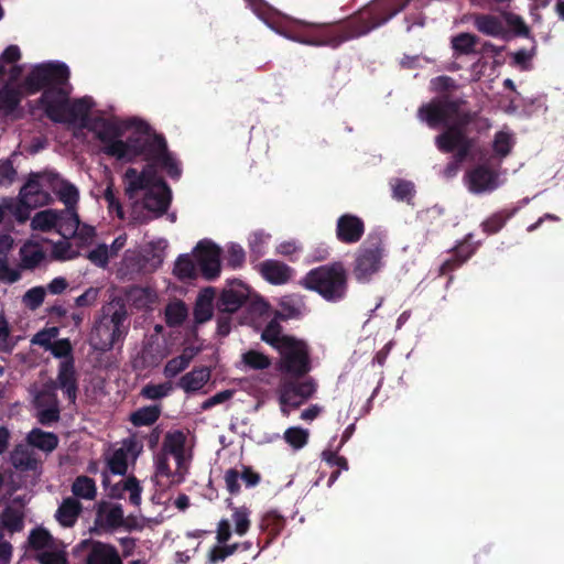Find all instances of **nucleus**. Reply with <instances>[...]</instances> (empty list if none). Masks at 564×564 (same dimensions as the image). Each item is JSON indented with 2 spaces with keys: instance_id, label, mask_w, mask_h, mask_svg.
<instances>
[{
  "instance_id": "f257e3e1",
  "label": "nucleus",
  "mask_w": 564,
  "mask_h": 564,
  "mask_svg": "<svg viewBox=\"0 0 564 564\" xmlns=\"http://www.w3.org/2000/svg\"><path fill=\"white\" fill-rule=\"evenodd\" d=\"M70 87L44 90L40 99L46 116L55 121L86 128L94 132L105 154L123 162L139 159L148 165L139 171L129 167L123 175L124 192L132 204L133 219L145 221L163 215L171 202V192L154 171L158 166L170 177L181 175L180 162L167 150L163 138L150 133L138 120L105 117L95 111L90 97L69 101Z\"/></svg>"
},
{
  "instance_id": "f03ea898",
  "label": "nucleus",
  "mask_w": 564,
  "mask_h": 564,
  "mask_svg": "<svg viewBox=\"0 0 564 564\" xmlns=\"http://www.w3.org/2000/svg\"><path fill=\"white\" fill-rule=\"evenodd\" d=\"M420 118L430 127L444 126L446 131L436 138V145L443 152L456 151L457 160L444 170L445 177H453L458 173L459 162L463 161L473 147L467 138V128L460 119V111L456 104L438 99L423 106L419 111Z\"/></svg>"
},
{
  "instance_id": "7ed1b4c3",
  "label": "nucleus",
  "mask_w": 564,
  "mask_h": 564,
  "mask_svg": "<svg viewBox=\"0 0 564 564\" xmlns=\"http://www.w3.org/2000/svg\"><path fill=\"white\" fill-rule=\"evenodd\" d=\"M126 319V306L120 300L111 301L105 305L101 317L97 321L90 334L91 346L101 351L110 350L127 334Z\"/></svg>"
},
{
  "instance_id": "20e7f679",
  "label": "nucleus",
  "mask_w": 564,
  "mask_h": 564,
  "mask_svg": "<svg viewBox=\"0 0 564 564\" xmlns=\"http://www.w3.org/2000/svg\"><path fill=\"white\" fill-rule=\"evenodd\" d=\"M303 285L316 291L325 300L337 302L344 299L347 291L346 271L341 264L323 265L310 271Z\"/></svg>"
},
{
  "instance_id": "39448f33",
  "label": "nucleus",
  "mask_w": 564,
  "mask_h": 564,
  "mask_svg": "<svg viewBox=\"0 0 564 564\" xmlns=\"http://www.w3.org/2000/svg\"><path fill=\"white\" fill-rule=\"evenodd\" d=\"M69 69L64 63L46 62L36 64L32 67L30 74L25 78V89L29 94H33L46 86V89L69 88L67 84Z\"/></svg>"
},
{
  "instance_id": "423d86ee",
  "label": "nucleus",
  "mask_w": 564,
  "mask_h": 564,
  "mask_svg": "<svg viewBox=\"0 0 564 564\" xmlns=\"http://www.w3.org/2000/svg\"><path fill=\"white\" fill-rule=\"evenodd\" d=\"M383 257L384 249L381 239L368 238L357 252L352 270L354 278L359 283L369 282L382 269Z\"/></svg>"
},
{
  "instance_id": "0eeeda50",
  "label": "nucleus",
  "mask_w": 564,
  "mask_h": 564,
  "mask_svg": "<svg viewBox=\"0 0 564 564\" xmlns=\"http://www.w3.org/2000/svg\"><path fill=\"white\" fill-rule=\"evenodd\" d=\"M31 228L36 231H55L63 238H72L78 225V215L72 210L44 209L31 219Z\"/></svg>"
},
{
  "instance_id": "6e6552de",
  "label": "nucleus",
  "mask_w": 564,
  "mask_h": 564,
  "mask_svg": "<svg viewBox=\"0 0 564 564\" xmlns=\"http://www.w3.org/2000/svg\"><path fill=\"white\" fill-rule=\"evenodd\" d=\"M189 469L185 465L178 466L172 459L154 454L151 481L156 492H166L171 488L183 484L189 474Z\"/></svg>"
},
{
  "instance_id": "1a4fd4ad",
  "label": "nucleus",
  "mask_w": 564,
  "mask_h": 564,
  "mask_svg": "<svg viewBox=\"0 0 564 564\" xmlns=\"http://www.w3.org/2000/svg\"><path fill=\"white\" fill-rule=\"evenodd\" d=\"M55 357L62 358L58 368L57 383L65 397L70 403L76 400L77 384L75 379L74 362L69 358L72 346L68 339H59L53 343L47 349Z\"/></svg>"
},
{
  "instance_id": "9d476101",
  "label": "nucleus",
  "mask_w": 564,
  "mask_h": 564,
  "mask_svg": "<svg viewBox=\"0 0 564 564\" xmlns=\"http://www.w3.org/2000/svg\"><path fill=\"white\" fill-rule=\"evenodd\" d=\"M193 438L182 431L167 432L162 441L161 448L155 455L172 459L176 465L191 468L193 460Z\"/></svg>"
},
{
  "instance_id": "9b49d317",
  "label": "nucleus",
  "mask_w": 564,
  "mask_h": 564,
  "mask_svg": "<svg viewBox=\"0 0 564 564\" xmlns=\"http://www.w3.org/2000/svg\"><path fill=\"white\" fill-rule=\"evenodd\" d=\"M276 350L281 355V370L293 376H302L310 371L308 352L304 341L293 337L284 340Z\"/></svg>"
},
{
  "instance_id": "f8f14e48",
  "label": "nucleus",
  "mask_w": 564,
  "mask_h": 564,
  "mask_svg": "<svg viewBox=\"0 0 564 564\" xmlns=\"http://www.w3.org/2000/svg\"><path fill=\"white\" fill-rule=\"evenodd\" d=\"M501 172L487 164H478L464 175V184L473 194L491 193L503 184Z\"/></svg>"
},
{
  "instance_id": "ddd939ff",
  "label": "nucleus",
  "mask_w": 564,
  "mask_h": 564,
  "mask_svg": "<svg viewBox=\"0 0 564 564\" xmlns=\"http://www.w3.org/2000/svg\"><path fill=\"white\" fill-rule=\"evenodd\" d=\"M143 449V444L135 437H128L121 445L106 456L108 471L112 475L123 476L128 464L134 463Z\"/></svg>"
},
{
  "instance_id": "4468645a",
  "label": "nucleus",
  "mask_w": 564,
  "mask_h": 564,
  "mask_svg": "<svg viewBox=\"0 0 564 564\" xmlns=\"http://www.w3.org/2000/svg\"><path fill=\"white\" fill-rule=\"evenodd\" d=\"M316 391L313 379H306L301 383L284 382L279 389L281 412L288 416L293 409L299 408Z\"/></svg>"
},
{
  "instance_id": "2eb2a0df",
  "label": "nucleus",
  "mask_w": 564,
  "mask_h": 564,
  "mask_svg": "<svg viewBox=\"0 0 564 564\" xmlns=\"http://www.w3.org/2000/svg\"><path fill=\"white\" fill-rule=\"evenodd\" d=\"M56 384L47 382L41 389H32L36 416L41 424L50 425L59 419V409L55 395Z\"/></svg>"
},
{
  "instance_id": "dca6fc26",
  "label": "nucleus",
  "mask_w": 564,
  "mask_h": 564,
  "mask_svg": "<svg viewBox=\"0 0 564 564\" xmlns=\"http://www.w3.org/2000/svg\"><path fill=\"white\" fill-rule=\"evenodd\" d=\"M53 173L32 175L20 192L21 200L26 206H41L51 202L48 189L52 187Z\"/></svg>"
},
{
  "instance_id": "f3484780",
  "label": "nucleus",
  "mask_w": 564,
  "mask_h": 564,
  "mask_svg": "<svg viewBox=\"0 0 564 564\" xmlns=\"http://www.w3.org/2000/svg\"><path fill=\"white\" fill-rule=\"evenodd\" d=\"M196 261L205 279L214 280L219 276L220 249L210 240H202L194 249Z\"/></svg>"
},
{
  "instance_id": "a211bd4d",
  "label": "nucleus",
  "mask_w": 564,
  "mask_h": 564,
  "mask_svg": "<svg viewBox=\"0 0 564 564\" xmlns=\"http://www.w3.org/2000/svg\"><path fill=\"white\" fill-rule=\"evenodd\" d=\"M506 24L513 29L522 26V21L518 15L505 14L502 18L495 15H479L475 19L477 30L489 36H501L506 33Z\"/></svg>"
},
{
  "instance_id": "6ab92c4d",
  "label": "nucleus",
  "mask_w": 564,
  "mask_h": 564,
  "mask_svg": "<svg viewBox=\"0 0 564 564\" xmlns=\"http://www.w3.org/2000/svg\"><path fill=\"white\" fill-rule=\"evenodd\" d=\"M102 485L108 490L111 498H123L124 494H129V501L133 506L141 503L142 487L135 477H128L121 479L119 482L110 486V478L108 471L104 473Z\"/></svg>"
},
{
  "instance_id": "aec40b11",
  "label": "nucleus",
  "mask_w": 564,
  "mask_h": 564,
  "mask_svg": "<svg viewBox=\"0 0 564 564\" xmlns=\"http://www.w3.org/2000/svg\"><path fill=\"white\" fill-rule=\"evenodd\" d=\"M249 288L240 281H231L224 289L218 306L224 312H236L249 297Z\"/></svg>"
},
{
  "instance_id": "412c9836",
  "label": "nucleus",
  "mask_w": 564,
  "mask_h": 564,
  "mask_svg": "<svg viewBox=\"0 0 564 564\" xmlns=\"http://www.w3.org/2000/svg\"><path fill=\"white\" fill-rule=\"evenodd\" d=\"M364 231V221L355 215L345 214L337 220L336 236L341 242L355 243L360 240Z\"/></svg>"
},
{
  "instance_id": "4be33fe9",
  "label": "nucleus",
  "mask_w": 564,
  "mask_h": 564,
  "mask_svg": "<svg viewBox=\"0 0 564 564\" xmlns=\"http://www.w3.org/2000/svg\"><path fill=\"white\" fill-rule=\"evenodd\" d=\"M169 242L164 238H156L144 246L141 253V263L139 268L148 271L156 270L164 261L165 251Z\"/></svg>"
},
{
  "instance_id": "5701e85b",
  "label": "nucleus",
  "mask_w": 564,
  "mask_h": 564,
  "mask_svg": "<svg viewBox=\"0 0 564 564\" xmlns=\"http://www.w3.org/2000/svg\"><path fill=\"white\" fill-rule=\"evenodd\" d=\"M51 191L56 194L58 199L66 206L65 210L75 212V206L79 199V192L77 187L69 182L53 173Z\"/></svg>"
},
{
  "instance_id": "b1692460",
  "label": "nucleus",
  "mask_w": 564,
  "mask_h": 564,
  "mask_svg": "<svg viewBox=\"0 0 564 564\" xmlns=\"http://www.w3.org/2000/svg\"><path fill=\"white\" fill-rule=\"evenodd\" d=\"M209 380V368H194L192 371L187 372L180 379L178 387L186 393H194L200 391Z\"/></svg>"
},
{
  "instance_id": "393cba45",
  "label": "nucleus",
  "mask_w": 564,
  "mask_h": 564,
  "mask_svg": "<svg viewBox=\"0 0 564 564\" xmlns=\"http://www.w3.org/2000/svg\"><path fill=\"white\" fill-rule=\"evenodd\" d=\"M96 523L101 528H118L123 523V510L120 505L101 503L97 511Z\"/></svg>"
},
{
  "instance_id": "a878e982",
  "label": "nucleus",
  "mask_w": 564,
  "mask_h": 564,
  "mask_svg": "<svg viewBox=\"0 0 564 564\" xmlns=\"http://www.w3.org/2000/svg\"><path fill=\"white\" fill-rule=\"evenodd\" d=\"M262 276L272 284H283L292 275L291 269L275 260H267L260 265Z\"/></svg>"
},
{
  "instance_id": "bb28decb",
  "label": "nucleus",
  "mask_w": 564,
  "mask_h": 564,
  "mask_svg": "<svg viewBox=\"0 0 564 564\" xmlns=\"http://www.w3.org/2000/svg\"><path fill=\"white\" fill-rule=\"evenodd\" d=\"M230 521L228 519H221L218 522L216 530V540L218 545L214 546L208 554V562L210 564H216L228 557L225 555L224 544L230 539Z\"/></svg>"
},
{
  "instance_id": "cd10ccee",
  "label": "nucleus",
  "mask_w": 564,
  "mask_h": 564,
  "mask_svg": "<svg viewBox=\"0 0 564 564\" xmlns=\"http://www.w3.org/2000/svg\"><path fill=\"white\" fill-rule=\"evenodd\" d=\"M87 564H122L115 547L96 542L87 557Z\"/></svg>"
},
{
  "instance_id": "c85d7f7f",
  "label": "nucleus",
  "mask_w": 564,
  "mask_h": 564,
  "mask_svg": "<svg viewBox=\"0 0 564 564\" xmlns=\"http://www.w3.org/2000/svg\"><path fill=\"white\" fill-rule=\"evenodd\" d=\"M215 294L214 288H205L199 292L194 308V317L197 323H204L212 318Z\"/></svg>"
},
{
  "instance_id": "c756f323",
  "label": "nucleus",
  "mask_w": 564,
  "mask_h": 564,
  "mask_svg": "<svg viewBox=\"0 0 564 564\" xmlns=\"http://www.w3.org/2000/svg\"><path fill=\"white\" fill-rule=\"evenodd\" d=\"M128 300L137 308H151L159 301L156 291L150 286H135L128 293Z\"/></svg>"
},
{
  "instance_id": "7c9ffc66",
  "label": "nucleus",
  "mask_w": 564,
  "mask_h": 564,
  "mask_svg": "<svg viewBox=\"0 0 564 564\" xmlns=\"http://www.w3.org/2000/svg\"><path fill=\"white\" fill-rule=\"evenodd\" d=\"M82 510V505L74 498L65 499L56 511V519L63 527H72Z\"/></svg>"
},
{
  "instance_id": "2f4dec72",
  "label": "nucleus",
  "mask_w": 564,
  "mask_h": 564,
  "mask_svg": "<svg viewBox=\"0 0 564 564\" xmlns=\"http://www.w3.org/2000/svg\"><path fill=\"white\" fill-rule=\"evenodd\" d=\"M20 256L22 265L26 269L37 267L45 259L42 247L33 241H28L21 247Z\"/></svg>"
},
{
  "instance_id": "473e14b6",
  "label": "nucleus",
  "mask_w": 564,
  "mask_h": 564,
  "mask_svg": "<svg viewBox=\"0 0 564 564\" xmlns=\"http://www.w3.org/2000/svg\"><path fill=\"white\" fill-rule=\"evenodd\" d=\"M28 442L33 447H36L43 452H52L56 448L58 438L54 433L34 429L29 433Z\"/></svg>"
},
{
  "instance_id": "72a5a7b5",
  "label": "nucleus",
  "mask_w": 564,
  "mask_h": 564,
  "mask_svg": "<svg viewBox=\"0 0 564 564\" xmlns=\"http://www.w3.org/2000/svg\"><path fill=\"white\" fill-rule=\"evenodd\" d=\"M261 338L263 341L278 349L284 344V340L286 341L293 337L282 334L280 323L278 317H275L265 326L261 334Z\"/></svg>"
},
{
  "instance_id": "f704fd0d",
  "label": "nucleus",
  "mask_w": 564,
  "mask_h": 564,
  "mask_svg": "<svg viewBox=\"0 0 564 564\" xmlns=\"http://www.w3.org/2000/svg\"><path fill=\"white\" fill-rule=\"evenodd\" d=\"M22 98L21 89L13 83L7 84L0 90V110L4 112L12 111Z\"/></svg>"
},
{
  "instance_id": "c9c22d12",
  "label": "nucleus",
  "mask_w": 564,
  "mask_h": 564,
  "mask_svg": "<svg viewBox=\"0 0 564 564\" xmlns=\"http://www.w3.org/2000/svg\"><path fill=\"white\" fill-rule=\"evenodd\" d=\"M231 522L234 524V531L237 535L243 536L250 529L251 511L246 506L231 507Z\"/></svg>"
},
{
  "instance_id": "e433bc0d",
  "label": "nucleus",
  "mask_w": 564,
  "mask_h": 564,
  "mask_svg": "<svg viewBox=\"0 0 564 564\" xmlns=\"http://www.w3.org/2000/svg\"><path fill=\"white\" fill-rule=\"evenodd\" d=\"M36 558L41 564H67L65 544L58 541L48 550L36 554Z\"/></svg>"
},
{
  "instance_id": "4c0bfd02",
  "label": "nucleus",
  "mask_w": 564,
  "mask_h": 564,
  "mask_svg": "<svg viewBox=\"0 0 564 564\" xmlns=\"http://www.w3.org/2000/svg\"><path fill=\"white\" fill-rule=\"evenodd\" d=\"M72 492L77 498L93 500L97 494L96 484L87 476H79L73 482Z\"/></svg>"
},
{
  "instance_id": "58836bf2",
  "label": "nucleus",
  "mask_w": 564,
  "mask_h": 564,
  "mask_svg": "<svg viewBox=\"0 0 564 564\" xmlns=\"http://www.w3.org/2000/svg\"><path fill=\"white\" fill-rule=\"evenodd\" d=\"M194 355L195 351L193 349H186L182 355L171 359L164 367V376L170 379L177 376L187 368Z\"/></svg>"
},
{
  "instance_id": "ea45409f",
  "label": "nucleus",
  "mask_w": 564,
  "mask_h": 564,
  "mask_svg": "<svg viewBox=\"0 0 564 564\" xmlns=\"http://www.w3.org/2000/svg\"><path fill=\"white\" fill-rule=\"evenodd\" d=\"M58 541L53 539L52 535L44 529H34L29 535V543L36 554L48 550Z\"/></svg>"
},
{
  "instance_id": "a19ab883",
  "label": "nucleus",
  "mask_w": 564,
  "mask_h": 564,
  "mask_svg": "<svg viewBox=\"0 0 564 564\" xmlns=\"http://www.w3.org/2000/svg\"><path fill=\"white\" fill-rule=\"evenodd\" d=\"M514 144V137L508 129H502L495 134L492 149L497 156H507Z\"/></svg>"
},
{
  "instance_id": "79ce46f5",
  "label": "nucleus",
  "mask_w": 564,
  "mask_h": 564,
  "mask_svg": "<svg viewBox=\"0 0 564 564\" xmlns=\"http://www.w3.org/2000/svg\"><path fill=\"white\" fill-rule=\"evenodd\" d=\"M308 431L302 427H289L283 435L284 441L295 451L303 448L308 441Z\"/></svg>"
},
{
  "instance_id": "37998d69",
  "label": "nucleus",
  "mask_w": 564,
  "mask_h": 564,
  "mask_svg": "<svg viewBox=\"0 0 564 564\" xmlns=\"http://www.w3.org/2000/svg\"><path fill=\"white\" fill-rule=\"evenodd\" d=\"M173 272L180 280L192 279L196 275V265L188 254H181L175 261Z\"/></svg>"
},
{
  "instance_id": "c03bdc74",
  "label": "nucleus",
  "mask_w": 564,
  "mask_h": 564,
  "mask_svg": "<svg viewBox=\"0 0 564 564\" xmlns=\"http://www.w3.org/2000/svg\"><path fill=\"white\" fill-rule=\"evenodd\" d=\"M69 238L53 245L51 256L54 260L67 261L76 258L78 251L68 241Z\"/></svg>"
},
{
  "instance_id": "a18cd8bd",
  "label": "nucleus",
  "mask_w": 564,
  "mask_h": 564,
  "mask_svg": "<svg viewBox=\"0 0 564 564\" xmlns=\"http://www.w3.org/2000/svg\"><path fill=\"white\" fill-rule=\"evenodd\" d=\"M159 414L156 406H144L131 414V422L135 426L150 425L156 421Z\"/></svg>"
},
{
  "instance_id": "49530a36",
  "label": "nucleus",
  "mask_w": 564,
  "mask_h": 564,
  "mask_svg": "<svg viewBox=\"0 0 564 564\" xmlns=\"http://www.w3.org/2000/svg\"><path fill=\"white\" fill-rule=\"evenodd\" d=\"M393 197L399 200L410 202L415 189L412 182L395 178L391 182Z\"/></svg>"
},
{
  "instance_id": "de8ad7c7",
  "label": "nucleus",
  "mask_w": 564,
  "mask_h": 564,
  "mask_svg": "<svg viewBox=\"0 0 564 564\" xmlns=\"http://www.w3.org/2000/svg\"><path fill=\"white\" fill-rule=\"evenodd\" d=\"M187 310L182 302H173L166 306L165 317L171 326L180 325L186 317Z\"/></svg>"
},
{
  "instance_id": "09e8293b",
  "label": "nucleus",
  "mask_w": 564,
  "mask_h": 564,
  "mask_svg": "<svg viewBox=\"0 0 564 564\" xmlns=\"http://www.w3.org/2000/svg\"><path fill=\"white\" fill-rule=\"evenodd\" d=\"M477 43L475 35L469 33H460L452 39V46L459 54H468L474 51Z\"/></svg>"
},
{
  "instance_id": "8fccbe9b",
  "label": "nucleus",
  "mask_w": 564,
  "mask_h": 564,
  "mask_svg": "<svg viewBox=\"0 0 564 564\" xmlns=\"http://www.w3.org/2000/svg\"><path fill=\"white\" fill-rule=\"evenodd\" d=\"M2 524L8 530L14 532L23 527V513L17 508H7L2 514Z\"/></svg>"
},
{
  "instance_id": "3c124183",
  "label": "nucleus",
  "mask_w": 564,
  "mask_h": 564,
  "mask_svg": "<svg viewBox=\"0 0 564 564\" xmlns=\"http://www.w3.org/2000/svg\"><path fill=\"white\" fill-rule=\"evenodd\" d=\"M172 389L171 382L147 384L142 388L141 394L147 399L156 400L169 395Z\"/></svg>"
},
{
  "instance_id": "603ef678",
  "label": "nucleus",
  "mask_w": 564,
  "mask_h": 564,
  "mask_svg": "<svg viewBox=\"0 0 564 564\" xmlns=\"http://www.w3.org/2000/svg\"><path fill=\"white\" fill-rule=\"evenodd\" d=\"M243 362L253 369H265L270 366V359L262 352L249 350L242 355Z\"/></svg>"
},
{
  "instance_id": "864d4df0",
  "label": "nucleus",
  "mask_w": 564,
  "mask_h": 564,
  "mask_svg": "<svg viewBox=\"0 0 564 564\" xmlns=\"http://www.w3.org/2000/svg\"><path fill=\"white\" fill-rule=\"evenodd\" d=\"M269 240V234H265L263 230H256L249 237V247L257 256H262Z\"/></svg>"
},
{
  "instance_id": "5fc2aeb1",
  "label": "nucleus",
  "mask_w": 564,
  "mask_h": 564,
  "mask_svg": "<svg viewBox=\"0 0 564 564\" xmlns=\"http://www.w3.org/2000/svg\"><path fill=\"white\" fill-rule=\"evenodd\" d=\"M87 257L94 264L99 267H105L109 259L112 258L108 246L105 243L98 245L88 253Z\"/></svg>"
},
{
  "instance_id": "6e6d98bb",
  "label": "nucleus",
  "mask_w": 564,
  "mask_h": 564,
  "mask_svg": "<svg viewBox=\"0 0 564 564\" xmlns=\"http://www.w3.org/2000/svg\"><path fill=\"white\" fill-rule=\"evenodd\" d=\"M58 335V329L56 327H51L39 332L34 338L33 344L40 345L44 347L46 350L56 341V337Z\"/></svg>"
},
{
  "instance_id": "4d7b16f0",
  "label": "nucleus",
  "mask_w": 564,
  "mask_h": 564,
  "mask_svg": "<svg viewBox=\"0 0 564 564\" xmlns=\"http://www.w3.org/2000/svg\"><path fill=\"white\" fill-rule=\"evenodd\" d=\"M45 297V289L42 286H36L30 289L23 296V302L30 308L39 307Z\"/></svg>"
},
{
  "instance_id": "13d9d810",
  "label": "nucleus",
  "mask_w": 564,
  "mask_h": 564,
  "mask_svg": "<svg viewBox=\"0 0 564 564\" xmlns=\"http://www.w3.org/2000/svg\"><path fill=\"white\" fill-rule=\"evenodd\" d=\"M284 36H286L288 39H291L293 41H296V42H300L303 44H308V45L337 46V45H339V43H341L345 40V37H343V39L330 37L327 34H323L321 36V39H316V40H306V39H301V37H294V36H289L286 34H284Z\"/></svg>"
},
{
  "instance_id": "bf43d9fd",
  "label": "nucleus",
  "mask_w": 564,
  "mask_h": 564,
  "mask_svg": "<svg viewBox=\"0 0 564 564\" xmlns=\"http://www.w3.org/2000/svg\"><path fill=\"white\" fill-rule=\"evenodd\" d=\"M227 261L229 265L237 268L245 261V251L240 245L230 243L227 248Z\"/></svg>"
},
{
  "instance_id": "052dcab7",
  "label": "nucleus",
  "mask_w": 564,
  "mask_h": 564,
  "mask_svg": "<svg viewBox=\"0 0 564 564\" xmlns=\"http://www.w3.org/2000/svg\"><path fill=\"white\" fill-rule=\"evenodd\" d=\"M234 392H235L234 390H224V391L216 393L215 395L210 397L209 399H207L206 401H204L202 403V409L208 410L217 404L227 402L228 400H230L232 398Z\"/></svg>"
},
{
  "instance_id": "680f3d73",
  "label": "nucleus",
  "mask_w": 564,
  "mask_h": 564,
  "mask_svg": "<svg viewBox=\"0 0 564 564\" xmlns=\"http://www.w3.org/2000/svg\"><path fill=\"white\" fill-rule=\"evenodd\" d=\"M507 217L503 214H496L484 221V230L488 234L497 232L505 225Z\"/></svg>"
},
{
  "instance_id": "e2e57ef3",
  "label": "nucleus",
  "mask_w": 564,
  "mask_h": 564,
  "mask_svg": "<svg viewBox=\"0 0 564 564\" xmlns=\"http://www.w3.org/2000/svg\"><path fill=\"white\" fill-rule=\"evenodd\" d=\"M105 200L108 203V208L111 213H116L117 216L122 219L123 212L119 200L117 199L111 186L109 185L104 193Z\"/></svg>"
},
{
  "instance_id": "0e129e2a",
  "label": "nucleus",
  "mask_w": 564,
  "mask_h": 564,
  "mask_svg": "<svg viewBox=\"0 0 564 564\" xmlns=\"http://www.w3.org/2000/svg\"><path fill=\"white\" fill-rule=\"evenodd\" d=\"M94 236H95L94 227L86 225V224H80L78 221L76 232L73 237H76L80 241L82 245H87L91 241Z\"/></svg>"
},
{
  "instance_id": "69168bd1",
  "label": "nucleus",
  "mask_w": 564,
  "mask_h": 564,
  "mask_svg": "<svg viewBox=\"0 0 564 564\" xmlns=\"http://www.w3.org/2000/svg\"><path fill=\"white\" fill-rule=\"evenodd\" d=\"M99 296V289L89 288L82 295L76 299L77 306H91L96 303Z\"/></svg>"
},
{
  "instance_id": "338daca9",
  "label": "nucleus",
  "mask_w": 564,
  "mask_h": 564,
  "mask_svg": "<svg viewBox=\"0 0 564 564\" xmlns=\"http://www.w3.org/2000/svg\"><path fill=\"white\" fill-rule=\"evenodd\" d=\"M225 484L229 492L237 494L239 491L241 475L236 469H228L225 473Z\"/></svg>"
},
{
  "instance_id": "774afa93",
  "label": "nucleus",
  "mask_w": 564,
  "mask_h": 564,
  "mask_svg": "<svg viewBox=\"0 0 564 564\" xmlns=\"http://www.w3.org/2000/svg\"><path fill=\"white\" fill-rule=\"evenodd\" d=\"M15 176V170L11 162L3 161L0 162V184L8 185L11 184Z\"/></svg>"
}]
</instances>
